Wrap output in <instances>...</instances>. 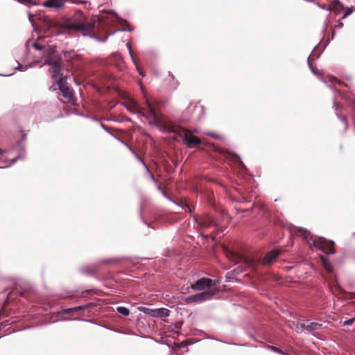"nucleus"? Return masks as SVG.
Instances as JSON below:
<instances>
[{
	"instance_id": "nucleus-4",
	"label": "nucleus",
	"mask_w": 355,
	"mask_h": 355,
	"mask_svg": "<svg viewBox=\"0 0 355 355\" xmlns=\"http://www.w3.org/2000/svg\"><path fill=\"white\" fill-rule=\"evenodd\" d=\"M98 17H93L89 21H86L83 13L78 10L74 16V21L69 24V28L77 30L82 33L84 36H89L91 37H97L94 34L95 23L98 20Z\"/></svg>"
},
{
	"instance_id": "nucleus-11",
	"label": "nucleus",
	"mask_w": 355,
	"mask_h": 355,
	"mask_svg": "<svg viewBox=\"0 0 355 355\" xmlns=\"http://www.w3.org/2000/svg\"><path fill=\"white\" fill-rule=\"evenodd\" d=\"M330 6L327 8V10L331 12H334L336 15H338L341 10H343L344 6L343 3L338 0H329Z\"/></svg>"
},
{
	"instance_id": "nucleus-42",
	"label": "nucleus",
	"mask_w": 355,
	"mask_h": 355,
	"mask_svg": "<svg viewBox=\"0 0 355 355\" xmlns=\"http://www.w3.org/2000/svg\"><path fill=\"white\" fill-rule=\"evenodd\" d=\"M169 355H178V354L177 353H175L174 350H171Z\"/></svg>"
},
{
	"instance_id": "nucleus-20",
	"label": "nucleus",
	"mask_w": 355,
	"mask_h": 355,
	"mask_svg": "<svg viewBox=\"0 0 355 355\" xmlns=\"http://www.w3.org/2000/svg\"><path fill=\"white\" fill-rule=\"evenodd\" d=\"M343 10H345V12H344L343 15L341 17L340 19H343L346 18L347 16L350 15L354 12V8L352 7H346V8L344 7Z\"/></svg>"
},
{
	"instance_id": "nucleus-12",
	"label": "nucleus",
	"mask_w": 355,
	"mask_h": 355,
	"mask_svg": "<svg viewBox=\"0 0 355 355\" xmlns=\"http://www.w3.org/2000/svg\"><path fill=\"white\" fill-rule=\"evenodd\" d=\"M66 0H46L42 6L49 8L60 9L65 5Z\"/></svg>"
},
{
	"instance_id": "nucleus-50",
	"label": "nucleus",
	"mask_w": 355,
	"mask_h": 355,
	"mask_svg": "<svg viewBox=\"0 0 355 355\" xmlns=\"http://www.w3.org/2000/svg\"><path fill=\"white\" fill-rule=\"evenodd\" d=\"M74 320H80V319H79V318H75Z\"/></svg>"
},
{
	"instance_id": "nucleus-2",
	"label": "nucleus",
	"mask_w": 355,
	"mask_h": 355,
	"mask_svg": "<svg viewBox=\"0 0 355 355\" xmlns=\"http://www.w3.org/2000/svg\"><path fill=\"white\" fill-rule=\"evenodd\" d=\"M26 139V133L23 132L21 139L17 142L11 150H3L0 148V168L10 167L19 159L25 157V142Z\"/></svg>"
},
{
	"instance_id": "nucleus-41",
	"label": "nucleus",
	"mask_w": 355,
	"mask_h": 355,
	"mask_svg": "<svg viewBox=\"0 0 355 355\" xmlns=\"http://www.w3.org/2000/svg\"><path fill=\"white\" fill-rule=\"evenodd\" d=\"M28 15H29L28 16V19L31 21V24L33 26V23L32 20H31L32 15L31 13H28Z\"/></svg>"
},
{
	"instance_id": "nucleus-36",
	"label": "nucleus",
	"mask_w": 355,
	"mask_h": 355,
	"mask_svg": "<svg viewBox=\"0 0 355 355\" xmlns=\"http://www.w3.org/2000/svg\"><path fill=\"white\" fill-rule=\"evenodd\" d=\"M148 171V173L150 174L151 180H152L153 182H157V181H156V179L155 178L154 175L151 173V172L150 171V170L148 169V171Z\"/></svg>"
},
{
	"instance_id": "nucleus-26",
	"label": "nucleus",
	"mask_w": 355,
	"mask_h": 355,
	"mask_svg": "<svg viewBox=\"0 0 355 355\" xmlns=\"http://www.w3.org/2000/svg\"><path fill=\"white\" fill-rule=\"evenodd\" d=\"M354 321H355V317L344 321L343 324L347 325V326L352 325Z\"/></svg>"
},
{
	"instance_id": "nucleus-31",
	"label": "nucleus",
	"mask_w": 355,
	"mask_h": 355,
	"mask_svg": "<svg viewBox=\"0 0 355 355\" xmlns=\"http://www.w3.org/2000/svg\"><path fill=\"white\" fill-rule=\"evenodd\" d=\"M33 46L35 49L39 50V51H41L43 49V46H42L37 43H34Z\"/></svg>"
},
{
	"instance_id": "nucleus-17",
	"label": "nucleus",
	"mask_w": 355,
	"mask_h": 355,
	"mask_svg": "<svg viewBox=\"0 0 355 355\" xmlns=\"http://www.w3.org/2000/svg\"><path fill=\"white\" fill-rule=\"evenodd\" d=\"M320 260H321L322 264L323 267L325 268V270L327 272H330L332 270V267H331L330 262L323 256L320 257Z\"/></svg>"
},
{
	"instance_id": "nucleus-14",
	"label": "nucleus",
	"mask_w": 355,
	"mask_h": 355,
	"mask_svg": "<svg viewBox=\"0 0 355 355\" xmlns=\"http://www.w3.org/2000/svg\"><path fill=\"white\" fill-rule=\"evenodd\" d=\"M321 325L316 322H311L309 324H301V329L306 330L309 332H312L313 330L318 329Z\"/></svg>"
},
{
	"instance_id": "nucleus-43",
	"label": "nucleus",
	"mask_w": 355,
	"mask_h": 355,
	"mask_svg": "<svg viewBox=\"0 0 355 355\" xmlns=\"http://www.w3.org/2000/svg\"><path fill=\"white\" fill-rule=\"evenodd\" d=\"M49 89H50V90H53V91H54V90H56V89H57V88H56L55 86H53H53H51V87H49Z\"/></svg>"
},
{
	"instance_id": "nucleus-37",
	"label": "nucleus",
	"mask_w": 355,
	"mask_h": 355,
	"mask_svg": "<svg viewBox=\"0 0 355 355\" xmlns=\"http://www.w3.org/2000/svg\"><path fill=\"white\" fill-rule=\"evenodd\" d=\"M333 108L335 109V110H337L338 108V103H336V100H334V103H333Z\"/></svg>"
},
{
	"instance_id": "nucleus-45",
	"label": "nucleus",
	"mask_w": 355,
	"mask_h": 355,
	"mask_svg": "<svg viewBox=\"0 0 355 355\" xmlns=\"http://www.w3.org/2000/svg\"><path fill=\"white\" fill-rule=\"evenodd\" d=\"M164 196L167 198L168 200H171V199L166 195L165 192H163Z\"/></svg>"
},
{
	"instance_id": "nucleus-7",
	"label": "nucleus",
	"mask_w": 355,
	"mask_h": 355,
	"mask_svg": "<svg viewBox=\"0 0 355 355\" xmlns=\"http://www.w3.org/2000/svg\"><path fill=\"white\" fill-rule=\"evenodd\" d=\"M44 63L46 64L51 65V67L50 69V72L51 73V76L53 79L55 81L58 80L60 77H62L61 74V62L60 60H53L51 58H48L45 60Z\"/></svg>"
},
{
	"instance_id": "nucleus-1",
	"label": "nucleus",
	"mask_w": 355,
	"mask_h": 355,
	"mask_svg": "<svg viewBox=\"0 0 355 355\" xmlns=\"http://www.w3.org/2000/svg\"><path fill=\"white\" fill-rule=\"evenodd\" d=\"M140 87L145 98L144 106L141 107L137 101L132 100L125 105L126 108L134 114H139L145 117L150 125H155L161 132L174 131L173 126L168 120L156 112L154 105L148 99L144 87Z\"/></svg>"
},
{
	"instance_id": "nucleus-30",
	"label": "nucleus",
	"mask_w": 355,
	"mask_h": 355,
	"mask_svg": "<svg viewBox=\"0 0 355 355\" xmlns=\"http://www.w3.org/2000/svg\"><path fill=\"white\" fill-rule=\"evenodd\" d=\"M92 306H93V303H87L86 304L81 305L80 306L81 307V311H82V310L87 309L92 307Z\"/></svg>"
},
{
	"instance_id": "nucleus-47",
	"label": "nucleus",
	"mask_w": 355,
	"mask_h": 355,
	"mask_svg": "<svg viewBox=\"0 0 355 355\" xmlns=\"http://www.w3.org/2000/svg\"><path fill=\"white\" fill-rule=\"evenodd\" d=\"M140 310L143 311L144 312L146 313L145 310H148V309L146 308H142V309H140Z\"/></svg>"
},
{
	"instance_id": "nucleus-35",
	"label": "nucleus",
	"mask_w": 355,
	"mask_h": 355,
	"mask_svg": "<svg viewBox=\"0 0 355 355\" xmlns=\"http://www.w3.org/2000/svg\"><path fill=\"white\" fill-rule=\"evenodd\" d=\"M335 288L336 289V291H338L339 293H342L343 289L340 287V286L336 282L335 283Z\"/></svg>"
},
{
	"instance_id": "nucleus-16",
	"label": "nucleus",
	"mask_w": 355,
	"mask_h": 355,
	"mask_svg": "<svg viewBox=\"0 0 355 355\" xmlns=\"http://www.w3.org/2000/svg\"><path fill=\"white\" fill-rule=\"evenodd\" d=\"M113 15L116 18V19L119 21V22L121 24H125L128 26V28H121V29H118L119 31H129V32H131L132 31V29L131 28L129 27L128 24V22L127 21L124 20V19H122L121 18H120L117 14L116 12H113Z\"/></svg>"
},
{
	"instance_id": "nucleus-19",
	"label": "nucleus",
	"mask_w": 355,
	"mask_h": 355,
	"mask_svg": "<svg viewBox=\"0 0 355 355\" xmlns=\"http://www.w3.org/2000/svg\"><path fill=\"white\" fill-rule=\"evenodd\" d=\"M116 311L125 316H128L130 315V311L128 308L124 306H118L116 307Z\"/></svg>"
},
{
	"instance_id": "nucleus-40",
	"label": "nucleus",
	"mask_w": 355,
	"mask_h": 355,
	"mask_svg": "<svg viewBox=\"0 0 355 355\" xmlns=\"http://www.w3.org/2000/svg\"><path fill=\"white\" fill-rule=\"evenodd\" d=\"M73 309L77 312L78 311H81V307L80 306L73 307Z\"/></svg>"
},
{
	"instance_id": "nucleus-34",
	"label": "nucleus",
	"mask_w": 355,
	"mask_h": 355,
	"mask_svg": "<svg viewBox=\"0 0 355 355\" xmlns=\"http://www.w3.org/2000/svg\"><path fill=\"white\" fill-rule=\"evenodd\" d=\"M235 158L236 160H238V162H239V165L241 166V167L242 168H245V166L244 164L242 163V162L240 160V158L237 156V155H234Z\"/></svg>"
},
{
	"instance_id": "nucleus-49",
	"label": "nucleus",
	"mask_w": 355,
	"mask_h": 355,
	"mask_svg": "<svg viewBox=\"0 0 355 355\" xmlns=\"http://www.w3.org/2000/svg\"><path fill=\"white\" fill-rule=\"evenodd\" d=\"M84 321H87V322H91V320H83Z\"/></svg>"
},
{
	"instance_id": "nucleus-44",
	"label": "nucleus",
	"mask_w": 355,
	"mask_h": 355,
	"mask_svg": "<svg viewBox=\"0 0 355 355\" xmlns=\"http://www.w3.org/2000/svg\"><path fill=\"white\" fill-rule=\"evenodd\" d=\"M331 89H332L334 92H336V93H338V94H340V93H339V92H338V90L334 87H331Z\"/></svg>"
},
{
	"instance_id": "nucleus-9",
	"label": "nucleus",
	"mask_w": 355,
	"mask_h": 355,
	"mask_svg": "<svg viewBox=\"0 0 355 355\" xmlns=\"http://www.w3.org/2000/svg\"><path fill=\"white\" fill-rule=\"evenodd\" d=\"M213 280L209 278L202 277L197 280L191 285V288L194 291H203L213 286Z\"/></svg>"
},
{
	"instance_id": "nucleus-13",
	"label": "nucleus",
	"mask_w": 355,
	"mask_h": 355,
	"mask_svg": "<svg viewBox=\"0 0 355 355\" xmlns=\"http://www.w3.org/2000/svg\"><path fill=\"white\" fill-rule=\"evenodd\" d=\"M279 250H272L270 252L267 253L263 260V263L265 265L272 263L279 256Z\"/></svg>"
},
{
	"instance_id": "nucleus-18",
	"label": "nucleus",
	"mask_w": 355,
	"mask_h": 355,
	"mask_svg": "<svg viewBox=\"0 0 355 355\" xmlns=\"http://www.w3.org/2000/svg\"><path fill=\"white\" fill-rule=\"evenodd\" d=\"M76 313V310L73 309V307L72 308H68V309H63L60 311L58 313L59 315H62L63 314H71L74 315Z\"/></svg>"
},
{
	"instance_id": "nucleus-21",
	"label": "nucleus",
	"mask_w": 355,
	"mask_h": 355,
	"mask_svg": "<svg viewBox=\"0 0 355 355\" xmlns=\"http://www.w3.org/2000/svg\"><path fill=\"white\" fill-rule=\"evenodd\" d=\"M126 47H127V48H128V49L129 54H130V58H131L132 61L133 62V63H134L135 64H136V60H135V58H134V55H133V53H132V47H131V44H130V43L128 42V43L126 44Z\"/></svg>"
},
{
	"instance_id": "nucleus-33",
	"label": "nucleus",
	"mask_w": 355,
	"mask_h": 355,
	"mask_svg": "<svg viewBox=\"0 0 355 355\" xmlns=\"http://www.w3.org/2000/svg\"><path fill=\"white\" fill-rule=\"evenodd\" d=\"M343 26V23L340 20H338L335 26L336 28H341Z\"/></svg>"
},
{
	"instance_id": "nucleus-6",
	"label": "nucleus",
	"mask_w": 355,
	"mask_h": 355,
	"mask_svg": "<svg viewBox=\"0 0 355 355\" xmlns=\"http://www.w3.org/2000/svg\"><path fill=\"white\" fill-rule=\"evenodd\" d=\"M214 295V292L204 291L198 294L187 296L184 297L183 300L186 304L202 303L211 300Z\"/></svg>"
},
{
	"instance_id": "nucleus-39",
	"label": "nucleus",
	"mask_w": 355,
	"mask_h": 355,
	"mask_svg": "<svg viewBox=\"0 0 355 355\" xmlns=\"http://www.w3.org/2000/svg\"><path fill=\"white\" fill-rule=\"evenodd\" d=\"M136 67H137V71L139 73V74L142 76H145V74L139 69V67L137 66V64H135Z\"/></svg>"
},
{
	"instance_id": "nucleus-3",
	"label": "nucleus",
	"mask_w": 355,
	"mask_h": 355,
	"mask_svg": "<svg viewBox=\"0 0 355 355\" xmlns=\"http://www.w3.org/2000/svg\"><path fill=\"white\" fill-rule=\"evenodd\" d=\"M297 230L311 249L315 248L327 254H333L335 253L334 241L327 240L322 237H313L306 229L302 227H297Z\"/></svg>"
},
{
	"instance_id": "nucleus-48",
	"label": "nucleus",
	"mask_w": 355,
	"mask_h": 355,
	"mask_svg": "<svg viewBox=\"0 0 355 355\" xmlns=\"http://www.w3.org/2000/svg\"><path fill=\"white\" fill-rule=\"evenodd\" d=\"M11 74H10L9 76H10ZM0 76H6L7 75L6 74H0Z\"/></svg>"
},
{
	"instance_id": "nucleus-27",
	"label": "nucleus",
	"mask_w": 355,
	"mask_h": 355,
	"mask_svg": "<svg viewBox=\"0 0 355 355\" xmlns=\"http://www.w3.org/2000/svg\"><path fill=\"white\" fill-rule=\"evenodd\" d=\"M205 134L207 135H209V136H210L211 137H214V138H216V139L220 138V136L218 134L214 133V132H205Z\"/></svg>"
},
{
	"instance_id": "nucleus-25",
	"label": "nucleus",
	"mask_w": 355,
	"mask_h": 355,
	"mask_svg": "<svg viewBox=\"0 0 355 355\" xmlns=\"http://www.w3.org/2000/svg\"><path fill=\"white\" fill-rule=\"evenodd\" d=\"M135 156V157L137 158V159L140 162L143 166L145 167V168L148 171V167L147 166V165L145 164V162H144V160L136 153L134 155Z\"/></svg>"
},
{
	"instance_id": "nucleus-10",
	"label": "nucleus",
	"mask_w": 355,
	"mask_h": 355,
	"mask_svg": "<svg viewBox=\"0 0 355 355\" xmlns=\"http://www.w3.org/2000/svg\"><path fill=\"white\" fill-rule=\"evenodd\" d=\"M67 76H62L59 78L58 82V88L60 90L62 96L65 98H71L73 96L72 90L68 86L67 82Z\"/></svg>"
},
{
	"instance_id": "nucleus-22",
	"label": "nucleus",
	"mask_w": 355,
	"mask_h": 355,
	"mask_svg": "<svg viewBox=\"0 0 355 355\" xmlns=\"http://www.w3.org/2000/svg\"><path fill=\"white\" fill-rule=\"evenodd\" d=\"M29 67H31V64L28 65H23L21 64H18V65L15 67V70L21 71H26Z\"/></svg>"
},
{
	"instance_id": "nucleus-24",
	"label": "nucleus",
	"mask_w": 355,
	"mask_h": 355,
	"mask_svg": "<svg viewBox=\"0 0 355 355\" xmlns=\"http://www.w3.org/2000/svg\"><path fill=\"white\" fill-rule=\"evenodd\" d=\"M119 141H121L122 144H123L125 146H127V148L130 150V151L133 154H136L137 153L134 150V149L130 146H129L127 143L124 142L123 140H121V139L118 138L117 137H115Z\"/></svg>"
},
{
	"instance_id": "nucleus-28",
	"label": "nucleus",
	"mask_w": 355,
	"mask_h": 355,
	"mask_svg": "<svg viewBox=\"0 0 355 355\" xmlns=\"http://www.w3.org/2000/svg\"><path fill=\"white\" fill-rule=\"evenodd\" d=\"M337 116L340 119V120L343 122L345 125V128H347V119L345 116H340L338 113H336Z\"/></svg>"
},
{
	"instance_id": "nucleus-29",
	"label": "nucleus",
	"mask_w": 355,
	"mask_h": 355,
	"mask_svg": "<svg viewBox=\"0 0 355 355\" xmlns=\"http://www.w3.org/2000/svg\"><path fill=\"white\" fill-rule=\"evenodd\" d=\"M95 121L99 123L100 126H101L103 129H104L106 132H109L111 135H112V136H113V135H112V134L109 131V130H108V128H107V126H105V125L103 123H102L101 122H99V121H98V119H95Z\"/></svg>"
},
{
	"instance_id": "nucleus-32",
	"label": "nucleus",
	"mask_w": 355,
	"mask_h": 355,
	"mask_svg": "<svg viewBox=\"0 0 355 355\" xmlns=\"http://www.w3.org/2000/svg\"><path fill=\"white\" fill-rule=\"evenodd\" d=\"M349 106L351 108V110L354 112V114H355V101H352L349 104Z\"/></svg>"
},
{
	"instance_id": "nucleus-8",
	"label": "nucleus",
	"mask_w": 355,
	"mask_h": 355,
	"mask_svg": "<svg viewBox=\"0 0 355 355\" xmlns=\"http://www.w3.org/2000/svg\"><path fill=\"white\" fill-rule=\"evenodd\" d=\"M310 59H311V55L307 59L309 67L310 69L311 70L312 73L315 76H316L321 81H322L324 83H325L327 85L329 83H330L331 84H333L334 83H338L339 85H343V83H341L340 81H338L337 79H336L333 76L324 77L322 76V74L321 73V72H320L319 71H317L316 69H315L313 67V66L311 65V64L310 62Z\"/></svg>"
},
{
	"instance_id": "nucleus-5",
	"label": "nucleus",
	"mask_w": 355,
	"mask_h": 355,
	"mask_svg": "<svg viewBox=\"0 0 355 355\" xmlns=\"http://www.w3.org/2000/svg\"><path fill=\"white\" fill-rule=\"evenodd\" d=\"M168 121L173 125L174 128V131H171L170 132H174L179 135L188 148H193L197 146L201 143V141L198 137L191 135L189 132H186L182 128H180L179 126L174 125L170 121Z\"/></svg>"
},
{
	"instance_id": "nucleus-38",
	"label": "nucleus",
	"mask_w": 355,
	"mask_h": 355,
	"mask_svg": "<svg viewBox=\"0 0 355 355\" xmlns=\"http://www.w3.org/2000/svg\"><path fill=\"white\" fill-rule=\"evenodd\" d=\"M318 6L320 8H322V9H326V10H327V8H328V7H327L324 4H320V3H318Z\"/></svg>"
},
{
	"instance_id": "nucleus-23",
	"label": "nucleus",
	"mask_w": 355,
	"mask_h": 355,
	"mask_svg": "<svg viewBox=\"0 0 355 355\" xmlns=\"http://www.w3.org/2000/svg\"><path fill=\"white\" fill-rule=\"evenodd\" d=\"M268 349H270L271 351L274 352H276L279 354H284V352L280 349L279 348L277 347H275V346H272V345H268L267 347Z\"/></svg>"
},
{
	"instance_id": "nucleus-46",
	"label": "nucleus",
	"mask_w": 355,
	"mask_h": 355,
	"mask_svg": "<svg viewBox=\"0 0 355 355\" xmlns=\"http://www.w3.org/2000/svg\"><path fill=\"white\" fill-rule=\"evenodd\" d=\"M334 35H335V31H334V30H333V31H332V33H331V39H333V38H334Z\"/></svg>"
},
{
	"instance_id": "nucleus-15",
	"label": "nucleus",
	"mask_w": 355,
	"mask_h": 355,
	"mask_svg": "<svg viewBox=\"0 0 355 355\" xmlns=\"http://www.w3.org/2000/svg\"><path fill=\"white\" fill-rule=\"evenodd\" d=\"M200 225L202 226L208 227L212 225H215L214 219L209 216H205L201 219Z\"/></svg>"
}]
</instances>
